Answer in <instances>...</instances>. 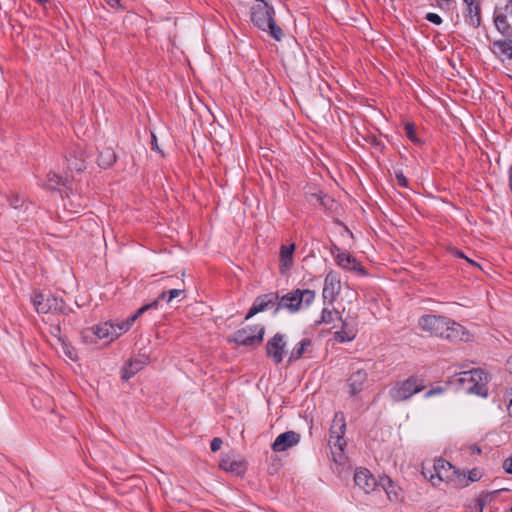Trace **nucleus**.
<instances>
[{"mask_svg":"<svg viewBox=\"0 0 512 512\" xmlns=\"http://www.w3.org/2000/svg\"><path fill=\"white\" fill-rule=\"evenodd\" d=\"M422 475L429 479L433 486L441 482L453 483L455 486H468L465 473L460 472L450 462L443 458H438L430 463L422 464Z\"/></svg>","mask_w":512,"mask_h":512,"instance_id":"f257e3e1","label":"nucleus"},{"mask_svg":"<svg viewBox=\"0 0 512 512\" xmlns=\"http://www.w3.org/2000/svg\"><path fill=\"white\" fill-rule=\"evenodd\" d=\"M275 10L272 5L266 1L253 5L250 9V20L254 26L262 31L268 32L276 41H280L283 36V30L276 24L274 19Z\"/></svg>","mask_w":512,"mask_h":512,"instance_id":"f03ea898","label":"nucleus"},{"mask_svg":"<svg viewBox=\"0 0 512 512\" xmlns=\"http://www.w3.org/2000/svg\"><path fill=\"white\" fill-rule=\"evenodd\" d=\"M316 293L310 289H295L282 296L278 294L275 313L279 310H286L289 313L298 312L303 306H310L315 300Z\"/></svg>","mask_w":512,"mask_h":512,"instance_id":"7ed1b4c3","label":"nucleus"},{"mask_svg":"<svg viewBox=\"0 0 512 512\" xmlns=\"http://www.w3.org/2000/svg\"><path fill=\"white\" fill-rule=\"evenodd\" d=\"M425 387L424 376L412 374L405 380L395 382L389 389V396L393 402H404L423 391Z\"/></svg>","mask_w":512,"mask_h":512,"instance_id":"20e7f679","label":"nucleus"},{"mask_svg":"<svg viewBox=\"0 0 512 512\" xmlns=\"http://www.w3.org/2000/svg\"><path fill=\"white\" fill-rule=\"evenodd\" d=\"M489 379L490 377L487 372L477 368L460 373L458 381L467 393L487 397Z\"/></svg>","mask_w":512,"mask_h":512,"instance_id":"39448f33","label":"nucleus"},{"mask_svg":"<svg viewBox=\"0 0 512 512\" xmlns=\"http://www.w3.org/2000/svg\"><path fill=\"white\" fill-rule=\"evenodd\" d=\"M31 300L38 313L68 315L71 311V308L62 297L55 296L51 293L45 294L40 291H35L32 294Z\"/></svg>","mask_w":512,"mask_h":512,"instance_id":"423d86ee","label":"nucleus"},{"mask_svg":"<svg viewBox=\"0 0 512 512\" xmlns=\"http://www.w3.org/2000/svg\"><path fill=\"white\" fill-rule=\"evenodd\" d=\"M264 334L265 327L263 325H247L235 331L229 338V342L254 348L263 342Z\"/></svg>","mask_w":512,"mask_h":512,"instance_id":"0eeeda50","label":"nucleus"},{"mask_svg":"<svg viewBox=\"0 0 512 512\" xmlns=\"http://www.w3.org/2000/svg\"><path fill=\"white\" fill-rule=\"evenodd\" d=\"M346 432V422L344 413L338 411L334 414L332 425L330 427L329 445L337 447L340 454L343 452L346 442L343 436Z\"/></svg>","mask_w":512,"mask_h":512,"instance_id":"6e6552de","label":"nucleus"},{"mask_svg":"<svg viewBox=\"0 0 512 512\" xmlns=\"http://www.w3.org/2000/svg\"><path fill=\"white\" fill-rule=\"evenodd\" d=\"M419 324L423 330L444 339L445 331H448L446 326L449 325V318L437 315H423L419 320Z\"/></svg>","mask_w":512,"mask_h":512,"instance_id":"1a4fd4ad","label":"nucleus"},{"mask_svg":"<svg viewBox=\"0 0 512 512\" xmlns=\"http://www.w3.org/2000/svg\"><path fill=\"white\" fill-rule=\"evenodd\" d=\"M341 292V280L337 272L330 270L324 279L322 296L324 302L333 304Z\"/></svg>","mask_w":512,"mask_h":512,"instance_id":"9d476101","label":"nucleus"},{"mask_svg":"<svg viewBox=\"0 0 512 512\" xmlns=\"http://www.w3.org/2000/svg\"><path fill=\"white\" fill-rule=\"evenodd\" d=\"M266 356L272 360L275 365H279L284 358L286 341L285 335L276 333L266 343Z\"/></svg>","mask_w":512,"mask_h":512,"instance_id":"9b49d317","label":"nucleus"},{"mask_svg":"<svg viewBox=\"0 0 512 512\" xmlns=\"http://www.w3.org/2000/svg\"><path fill=\"white\" fill-rule=\"evenodd\" d=\"M331 253L334 256L337 265L341 268L356 271L360 275H367L366 269L348 252H342L336 245H334Z\"/></svg>","mask_w":512,"mask_h":512,"instance_id":"f8f14e48","label":"nucleus"},{"mask_svg":"<svg viewBox=\"0 0 512 512\" xmlns=\"http://www.w3.org/2000/svg\"><path fill=\"white\" fill-rule=\"evenodd\" d=\"M277 300H278V292L267 293V294H263V295L256 297V299L254 300L252 306L250 307V309L245 317V320L250 319L251 317H253L254 315H256L260 312L266 311L273 307L276 308Z\"/></svg>","mask_w":512,"mask_h":512,"instance_id":"ddd939ff","label":"nucleus"},{"mask_svg":"<svg viewBox=\"0 0 512 512\" xmlns=\"http://www.w3.org/2000/svg\"><path fill=\"white\" fill-rule=\"evenodd\" d=\"M93 337H96L97 339H108L110 341L117 338L115 325L110 322H105L91 328H87L83 332V338L85 340L89 338L92 339Z\"/></svg>","mask_w":512,"mask_h":512,"instance_id":"4468645a","label":"nucleus"},{"mask_svg":"<svg viewBox=\"0 0 512 512\" xmlns=\"http://www.w3.org/2000/svg\"><path fill=\"white\" fill-rule=\"evenodd\" d=\"M354 482L367 494L381 486L380 482L378 483L375 477L366 468H359L355 471Z\"/></svg>","mask_w":512,"mask_h":512,"instance_id":"2eb2a0df","label":"nucleus"},{"mask_svg":"<svg viewBox=\"0 0 512 512\" xmlns=\"http://www.w3.org/2000/svg\"><path fill=\"white\" fill-rule=\"evenodd\" d=\"M67 169L71 172H82L85 168V157L83 150L78 146H71L65 155Z\"/></svg>","mask_w":512,"mask_h":512,"instance_id":"dca6fc26","label":"nucleus"},{"mask_svg":"<svg viewBox=\"0 0 512 512\" xmlns=\"http://www.w3.org/2000/svg\"><path fill=\"white\" fill-rule=\"evenodd\" d=\"M300 438L299 433L292 430L286 431L276 437L271 448L274 452H284L296 446L300 442Z\"/></svg>","mask_w":512,"mask_h":512,"instance_id":"f3484780","label":"nucleus"},{"mask_svg":"<svg viewBox=\"0 0 512 512\" xmlns=\"http://www.w3.org/2000/svg\"><path fill=\"white\" fill-rule=\"evenodd\" d=\"M466 5L464 19L466 24L473 28L481 25V5L476 0H463Z\"/></svg>","mask_w":512,"mask_h":512,"instance_id":"a211bd4d","label":"nucleus"},{"mask_svg":"<svg viewBox=\"0 0 512 512\" xmlns=\"http://www.w3.org/2000/svg\"><path fill=\"white\" fill-rule=\"evenodd\" d=\"M444 339L450 342L468 341L470 334L464 326L454 320L449 319V325L446 326Z\"/></svg>","mask_w":512,"mask_h":512,"instance_id":"6ab92c4d","label":"nucleus"},{"mask_svg":"<svg viewBox=\"0 0 512 512\" xmlns=\"http://www.w3.org/2000/svg\"><path fill=\"white\" fill-rule=\"evenodd\" d=\"M339 319L342 322L341 329L334 332V339L339 343L350 342L355 339L357 335L356 324L354 321H348V319Z\"/></svg>","mask_w":512,"mask_h":512,"instance_id":"aec40b11","label":"nucleus"},{"mask_svg":"<svg viewBox=\"0 0 512 512\" xmlns=\"http://www.w3.org/2000/svg\"><path fill=\"white\" fill-rule=\"evenodd\" d=\"M158 308V301H152L151 303H148L141 308H139L133 315L128 317L126 321H123L115 326L117 330V337H119L121 334L127 332L132 324L138 319L144 312L150 310V309H157Z\"/></svg>","mask_w":512,"mask_h":512,"instance_id":"412c9836","label":"nucleus"},{"mask_svg":"<svg viewBox=\"0 0 512 512\" xmlns=\"http://www.w3.org/2000/svg\"><path fill=\"white\" fill-rule=\"evenodd\" d=\"M220 469L230 472L236 476H243L246 472V462L243 460H236L227 455L219 462Z\"/></svg>","mask_w":512,"mask_h":512,"instance_id":"4be33fe9","label":"nucleus"},{"mask_svg":"<svg viewBox=\"0 0 512 512\" xmlns=\"http://www.w3.org/2000/svg\"><path fill=\"white\" fill-rule=\"evenodd\" d=\"M367 376V372L364 369H358L357 371L353 372L350 375L348 382L350 394L352 396H356L363 390L364 384L367 380Z\"/></svg>","mask_w":512,"mask_h":512,"instance_id":"5701e85b","label":"nucleus"},{"mask_svg":"<svg viewBox=\"0 0 512 512\" xmlns=\"http://www.w3.org/2000/svg\"><path fill=\"white\" fill-rule=\"evenodd\" d=\"M312 347V340L310 338H303L297 343L291 350L288 362H295L303 357V355L309 352V348Z\"/></svg>","mask_w":512,"mask_h":512,"instance_id":"b1692460","label":"nucleus"},{"mask_svg":"<svg viewBox=\"0 0 512 512\" xmlns=\"http://www.w3.org/2000/svg\"><path fill=\"white\" fill-rule=\"evenodd\" d=\"M53 335H55L57 337V341L58 343L60 344V347L62 349V352L65 354V356H67L70 360H77L78 358V355H77V351L76 349L71 346L64 337H62L60 334H61V329L59 326H55L53 327Z\"/></svg>","mask_w":512,"mask_h":512,"instance_id":"393cba45","label":"nucleus"},{"mask_svg":"<svg viewBox=\"0 0 512 512\" xmlns=\"http://www.w3.org/2000/svg\"><path fill=\"white\" fill-rule=\"evenodd\" d=\"M493 48L495 53L499 56H503L506 59H512V39L506 38L503 40H496L493 42Z\"/></svg>","mask_w":512,"mask_h":512,"instance_id":"a878e982","label":"nucleus"},{"mask_svg":"<svg viewBox=\"0 0 512 512\" xmlns=\"http://www.w3.org/2000/svg\"><path fill=\"white\" fill-rule=\"evenodd\" d=\"M115 161L116 154L114 150L110 147L102 149L97 159L98 165L104 169L111 167L115 163Z\"/></svg>","mask_w":512,"mask_h":512,"instance_id":"bb28decb","label":"nucleus"},{"mask_svg":"<svg viewBox=\"0 0 512 512\" xmlns=\"http://www.w3.org/2000/svg\"><path fill=\"white\" fill-rule=\"evenodd\" d=\"M494 24L497 30L506 38L512 37V24L505 15H493Z\"/></svg>","mask_w":512,"mask_h":512,"instance_id":"cd10ccee","label":"nucleus"},{"mask_svg":"<svg viewBox=\"0 0 512 512\" xmlns=\"http://www.w3.org/2000/svg\"><path fill=\"white\" fill-rule=\"evenodd\" d=\"M295 245H282L280 248V264L285 269H290L293 265V253Z\"/></svg>","mask_w":512,"mask_h":512,"instance_id":"c85d7f7f","label":"nucleus"},{"mask_svg":"<svg viewBox=\"0 0 512 512\" xmlns=\"http://www.w3.org/2000/svg\"><path fill=\"white\" fill-rule=\"evenodd\" d=\"M380 484L383 490L385 491L388 499L391 502H398L400 501V495L395 490V486L392 482V480L389 477H384L380 479Z\"/></svg>","mask_w":512,"mask_h":512,"instance_id":"c756f323","label":"nucleus"},{"mask_svg":"<svg viewBox=\"0 0 512 512\" xmlns=\"http://www.w3.org/2000/svg\"><path fill=\"white\" fill-rule=\"evenodd\" d=\"M317 199V202L324 207L325 209L332 210L333 206L335 205V201L332 197H330L327 194H324L323 192L315 193L312 195Z\"/></svg>","mask_w":512,"mask_h":512,"instance_id":"7c9ffc66","label":"nucleus"},{"mask_svg":"<svg viewBox=\"0 0 512 512\" xmlns=\"http://www.w3.org/2000/svg\"><path fill=\"white\" fill-rule=\"evenodd\" d=\"M404 131L406 136L411 140L413 143L420 145L422 144V141L417 137L416 135V127L414 123L407 122L404 125Z\"/></svg>","mask_w":512,"mask_h":512,"instance_id":"2f4dec72","label":"nucleus"},{"mask_svg":"<svg viewBox=\"0 0 512 512\" xmlns=\"http://www.w3.org/2000/svg\"><path fill=\"white\" fill-rule=\"evenodd\" d=\"M494 15H505V18H512V0H506L504 5H497Z\"/></svg>","mask_w":512,"mask_h":512,"instance_id":"473e14b6","label":"nucleus"},{"mask_svg":"<svg viewBox=\"0 0 512 512\" xmlns=\"http://www.w3.org/2000/svg\"><path fill=\"white\" fill-rule=\"evenodd\" d=\"M338 314V311L336 310H330L328 308H323L321 313V319L317 323H325L330 324L334 321V315Z\"/></svg>","mask_w":512,"mask_h":512,"instance_id":"72a5a7b5","label":"nucleus"},{"mask_svg":"<svg viewBox=\"0 0 512 512\" xmlns=\"http://www.w3.org/2000/svg\"><path fill=\"white\" fill-rule=\"evenodd\" d=\"M121 378L125 381H128L130 378H132L137 372L130 366L129 364H126L122 367L121 370Z\"/></svg>","mask_w":512,"mask_h":512,"instance_id":"f704fd0d","label":"nucleus"},{"mask_svg":"<svg viewBox=\"0 0 512 512\" xmlns=\"http://www.w3.org/2000/svg\"><path fill=\"white\" fill-rule=\"evenodd\" d=\"M10 206L14 209H19L23 206L24 200L19 195H10L8 197Z\"/></svg>","mask_w":512,"mask_h":512,"instance_id":"c9c22d12","label":"nucleus"},{"mask_svg":"<svg viewBox=\"0 0 512 512\" xmlns=\"http://www.w3.org/2000/svg\"><path fill=\"white\" fill-rule=\"evenodd\" d=\"M483 510L484 503L483 501H478L477 498L467 506V512H483Z\"/></svg>","mask_w":512,"mask_h":512,"instance_id":"e433bc0d","label":"nucleus"},{"mask_svg":"<svg viewBox=\"0 0 512 512\" xmlns=\"http://www.w3.org/2000/svg\"><path fill=\"white\" fill-rule=\"evenodd\" d=\"M395 178H396L397 184L399 186L404 187V188L408 187L409 181L401 170L395 171Z\"/></svg>","mask_w":512,"mask_h":512,"instance_id":"4c0bfd02","label":"nucleus"},{"mask_svg":"<svg viewBox=\"0 0 512 512\" xmlns=\"http://www.w3.org/2000/svg\"><path fill=\"white\" fill-rule=\"evenodd\" d=\"M498 493V491H493V492H482L478 497V501H483L484 503V507L487 505V503H489L494 495Z\"/></svg>","mask_w":512,"mask_h":512,"instance_id":"58836bf2","label":"nucleus"},{"mask_svg":"<svg viewBox=\"0 0 512 512\" xmlns=\"http://www.w3.org/2000/svg\"><path fill=\"white\" fill-rule=\"evenodd\" d=\"M451 253L458 257V258H463L465 260H467V262H469L471 265L473 266H477L479 267V264L476 263L475 261L471 260L470 258H468L461 250L457 249V248H452L451 249Z\"/></svg>","mask_w":512,"mask_h":512,"instance_id":"ea45409f","label":"nucleus"},{"mask_svg":"<svg viewBox=\"0 0 512 512\" xmlns=\"http://www.w3.org/2000/svg\"><path fill=\"white\" fill-rule=\"evenodd\" d=\"M481 478V473L478 469L473 468L468 472V476H466V480L468 481V484L470 482L479 481Z\"/></svg>","mask_w":512,"mask_h":512,"instance_id":"a19ab883","label":"nucleus"},{"mask_svg":"<svg viewBox=\"0 0 512 512\" xmlns=\"http://www.w3.org/2000/svg\"><path fill=\"white\" fill-rule=\"evenodd\" d=\"M146 363V360L141 359H132L128 362V364L132 366L136 372H139L141 369H143Z\"/></svg>","mask_w":512,"mask_h":512,"instance_id":"79ce46f5","label":"nucleus"},{"mask_svg":"<svg viewBox=\"0 0 512 512\" xmlns=\"http://www.w3.org/2000/svg\"><path fill=\"white\" fill-rule=\"evenodd\" d=\"M167 292H168L167 302H170L171 300L179 297L180 295H184L185 289L184 288L170 289Z\"/></svg>","mask_w":512,"mask_h":512,"instance_id":"37998d69","label":"nucleus"},{"mask_svg":"<svg viewBox=\"0 0 512 512\" xmlns=\"http://www.w3.org/2000/svg\"><path fill=\"white\" fill-rule=\"evenodd\" d=\"M444 388L442 386H436V387H432L431 389H429L424 397L425 398H430V397H433V396H436V395H440L444 392Z\"/></svg>","mask_w":512,"mask_h":512,"instance_id":"c03bdc74","label":"nucleus"},{"mask_svg":"<svg viewBox=\"0 0 512 512\" xmlns=\"http://www.w3.org/2000/svg\"><path fill=\"white\" fill-rule=\"evenodd\" d=\"M425 19L435 25H440L442 23V18L436 13H427Z\"/></svg>","mask_w":512,"mask_h":512,"instance_id":"a18cd8bd","label":"nucleus"},{"mask_svg":"<svg viewBox=\"0 0 512 512\" xmlns=\"http://www.w3.org/2000/svg\"><path fill=\"white\" fill-rule=\"evenodd\" d=\"M222 444H223V441H222L221 438H219V437L213 438L211 443H210L211 451L212 452H217L218 450H220Z\"/></svg>","mask_w":512,"mask_h":512,"instance_id":"49530a36","label":"nucleus"},{"mask_svg":"<svg viewBox=\"0 0 512 512\" xmlns=\"http://www.w3.org/2000/svg\"><path fill=\"white\" fill-rule=\"evenodd\" d=\"M503 468L506 473L512 474V455L503 462Z\"/></svg>","mask_w":512,"mask_h":512,"instance_id":"de8ad7c7","label":"nucleus"},{"mask_svg":"<svg viewBox=\"0 0 512 512\" xmlns=\"http://www.w3.org/2000/svg\"><path fill=\"white\" fill-rule=\"evenodd\" d=\"M452 1L453 0H436L438 7L442 8V9L444 8V6L448 7L449 3Z\"/></svg>","mask_w":512,"mask_h":512,"instance_id":"09e8293b","label":"nucleus"},{"mask_svg":"<svg viewBox=\"0 0 512 512\" xmlns=\"http://www.w3.org/2000/svg\"><path fill=\"white\" fill-rule=\"evenodd\" d=\"M151 148L153 150L160 151V149L158 147V144H157V138H156V136L154 134H152Z\"/></svg>","mask_w":512,"mask_h":512,"instance_id":"8fccbe9b","label":"nucleus"},{"mask_svg":"<svg viewBox=\"0 0 512 512\" xmlns=\"http://www.w3.org/2000/svg\"><path fill=\"white\" fill-rule=\"evenodd\" d=\"M110 7H117L120 5V0H104Z\"/></svg>","mask_w":512,"mask_h":512,"instance_id":"3c124183","label":"nucleus"},{"mask_svg":"<svg viewBox=\"0 0 512 512\" xmlns=\"http://www.w3.org/2000/svg\"><path fill=\"white\" fill-rule=\"evenodd\" d=\"M167 298H168V292L167 291H163L157 299H155L154 301H158V303L160 302V300H166L167 301Z\"/></svg>","mask_w":512,"mask_h":512,"instance_id":"603ef678","label":"nucleus"},{"mask_svg":"<svg viewBox=\"0 0 512 512\" xmlns=\"http://www.w3.org/2000/svg\"><path fill=\"white\" fill-rule=\"evenodd\" d=\"M506 367L509 373L512 374V356L507 359Z\"/></svg>","mask_w":512,"mask_h":512,"instance_id":"864d4df0","label":"nucleus"},{"mask_svg":"<svg viewBox=\"0 0 512 512\" xmlns=\"http://www.w3.org/2000/svg\"><path fill=\"white\" fill-rule=\"evenodd\" d=\"M54 177L57 178L56 184L62 183V178L61 177H58L56 174H54Z\"/></svg>","mask_w":512,"mask_h":512,"instance_id":"5fc2aeb1","label":"nucleus"},{"mask_svg":"<svg viewBox=\"0 0 512 512\" xmlns=\"http://www.w3.org/2000/svg\"><path fill=\"white\" fill-rule=\"evenodd\" d=\"M38 3L44 4L47 0H36Z\"/></svg>","mask_w":512,"mask_h":512,"instance_id":"6e6d98bb","label":"nucleus"},{"mask_svg":"<svg viewBox=\"0 0 512 512\" xmlns=\"http://www.w3.org/2000/svg\"><path fill=\"white\" fill-rule=\"evenodd\" d=\"M510 403L512 404V399H511V402H510Z\"/></svg>","mask_w":512,"mask_h":512,"instance_id":"4d7b16f0","label":"nucleus"}]
</instances>
